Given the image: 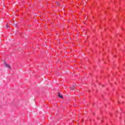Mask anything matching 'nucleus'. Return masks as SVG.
Masks as SVG:
<instances>
[{
  "instance_id": "nucleus-1",
  "label": "nucleus",
  "mask_w": 125,
  "mask_h": 125,
  "mask_svg": "<svg viewBox=\"0 0 125 125\" xmlns=\"http://www.w3.org/2000/svg\"><path fill=\"white\" fill-rule=\"evenodd\" d=\"M4 66H5V67L8 68L9 69H11V67L9 65H8L7 63H6L5 62L4 63Z\"/></svg>"
},
{
  "instance_id": "nucleus-2",
  "label": "nucleus",
  "mask_w": 125,
  "mask_h": 125,
  "mask_svg": "<svg viewBox=\"0 0 125 125\" xmlns=\"http://www.w3.org/2000/svg\"><path fill=\"white\" fill-rule=\"evenodd\" d=\"M58 96L59 97V98L63 99V96L61 95L60 93H58Z\"/></svg>"
},
{
  "instance_id": "nucleus-3",
  "label": "nucleus",
  "mask_w": 125,
  "mask_h": 125,
  "mask_svg": "<svg viewBox=\"0 0 125 125\" xmlns=\"http://www.w3.org/2000/svg\"><path fill=\"white\" fill-rule=\"evenodd\" d=\"M57 6H60V4H59V2H57Z\"/></svg>"
},
{
  "instance_id": "nucleus-4",
  "label": "nucleus",
  "mask_w": 125,
  "mask_h": 125,
  "mask_svg": "<svg viewBox=\"0 0 125 125\" xmlns=\"http://www.w3.org/2000/svg\"><path fill=\"white\" fill-rule=\"evenodd\" d=\"M71 89H72V90H74V89H75V87H71Z\"/></svg>"
},
{
  "instance_id": "nucleus-5",
  "label": "nucleus",
  "mask_w": 125,
  "mask_h": 125,
  "mask_svg": "<svg viewBox=\"0 0 125 125\" xmlns=\"http://www.w3.org/2000/svg\"><path fill=\"white\" fill-rule=\"evenodd\" d=\"M5 27H6V28H8V24H6V26H5Z\"/></svg>"
}]
</instances>
